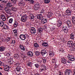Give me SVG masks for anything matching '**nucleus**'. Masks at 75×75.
Returning a JSON list of instances; mask_svg holds the SVG:
<instances>
[{"mask_svg": "<svg viewBox=\"0 0 75 75\" xmlns=\"http://www.w3.org/2000/svg\"><path fill=\"white\" fill-rule=\"evenodd\" d=\"M13 22V18H10L9 20V23H12Z\"/></svg>", "mask_w": 75, "mask_h": 75, "instance_id": "41", "label": "nucleus"}, {"mask_svg": "<svg viewBox=\"0 0 75 75\" xmlns=\"http://www.w3.org/2000/svg\"><path fill=\"white\" fill-rule=\"evenodd\" d=\"M14 56L15 58H18V57H19L18 54H15L14 55Z\"/></svg>", "mask_w": 75, "mask_h": 75, "instance_id": "38", "label": "nucleus"}, {"mask_svg": "<svg viewBox=\"0 0 75 75\" xmlns=\"http://www.w3.org/2000/svg\"><path fill=\"white\" fill-rule=\"evenodd\" d=\"M0 75H2V73H1V72L0 71Z\"/></svg>", "mask_w": 75, "mask_h": 75, "instance_id": "64", "label": "nucleus"}, {"mask_svg": "<svg viewBox=\"0 0 75 75\" xmlns=\"http://www.w3.org/2000/svg\"><path fill=\"white\" fill-rule=\"evenodd\" d=\"M72 20L73 24L75 25V18L74 16L72 17Z\"/></svg>", "mask_w": 75, "mask_h": 75, "instance_id": "25", "label": "nucleus"}, {"mask_svg": "<svg viewBox=\"0 0 75 75\" xmlns=\"http://www.w3.org/2000/svg\"><path fill=\"white\" fill-rule=\"evenodd\" d=\"M20 47L21 50H23V51H25V48H24V47L23 46V45H20Z\"/></svg>", "mask_w": 75, "mask_h": 75, "instance_id": "27", "label": "nucleus"}, {"mask_svg": "<svg viewBox=\"0 0 75 75\" xmlns=\"http://www.w3.org/2000/svg\"><path fill=\"white\" fill-rule=\"evenodd\" d=\"M1 58V53H0V58Z\"/></svg>", "mask_w": 75, "mask_h": 75, "instance_id": "62", "label": "nucleus"}, {"mask_svg": "<svg viewBox=\"0 0 75 75\" xmlns=\"http://www.w3.org/2000/svg\"><path fill=\"white\" fill-rule=\"evenodd\" d=\"M67 24L70 27H71L72 26V24H71V22L69 21H67Z\"/></svg>", "mask_w": 75, "mask_h": 75, "instance_id": "19", "label": "nucleus"}, {"mask_svg": "<svg viewBox=\"0 0 75 75\" xmlns=\"http://www.w3.org/2000/svg\"><path fill=\"white\" fill-rule=\"evenodd\" d=\"M4 50H5V47L3 46L0 47V51L1 52L4 51Z\"/></svg>", "mask_w": 75, "mask_h": 75, "instance_id": "22", "label": "nucleus"}, {"mask_svg": "<svg viewBox=\"0 0 75 75\" xmlns=\"http://www.w3.org/2000/svg\"><path fill=\"white\" fill-rule=\"evenodd\" d=\"M57 67H58V65H56L54 67V68H57Z\"/></svg>", "mask_w": 75, "mask_h": 75, "instance_id": "61", "label": "nucleus"}, {"mask_svg": "<svg viewBox=\"0 0 75 75\" xmlns=\"http://www.w3.org/2000/svg\"><path fill=\"white\" fill-rule=\"evenodd\" d=\"M57 27H60V26H61V25H60V24H59V23L57 24Z\"/></svg>", "mask_w": 75, "mask_h": 75, "instance_id": "56", "label": "nucleus"}, {"mask_svg": "<svg viewBox=\"0 0 75 75\" xmlns=\"http://www.w3.org/2000/svg\"><path fill=\"white\" fill-rule=\"evenodd\" d=\"M3 10H4L3 7L1 6H0V10L1 11H3Z\"/></svg>", "mask_w": 75, "mask_h": 75, "instance_id": "44", "label": "nucleus"}, {"mask_svg": "<svg viewBox=\"0 0 75 75\" xmlns=\"http://www.w3.org/2000/svg\"><path fill=\"white\" fill-rule=\"evenodd\" d=\"M7 56H8V57H9V56H10V53H8L7 54Z\"/></svg>", "mask_w": 75, "mask_h": 75, "instance_id": "57", "label": "nucleus"}, {"mask_svg": "<svg viewBox=\"0 0 75 75\" xmlns=\"http://www.w3.org/2000/svg\"><path fill=\"white\" fill-rule=\"evenodd\" d=\"M18 5L19 6H24V3L23 2V1H21L18 3Z\"/></svg>", "mask_w": 75, "mask_h": 75, "instance_id": "14", "label": "nucleus"}, {"mask_svg": "<svg viewBox=\"0 0 75 75\" xmlns=\"http://www.w3.org/2000/svg\"><path fill=\"white\" fill-rule=\"evenodd\" d=\"M50 2V0H44V3H46V4H48V3H49Z\"/></svg>", "mask_w": 75, "mask_h": 75, "instance_id": "30", "label": "nucleus"}, {"mask_svg": "<svg viewBox=\"0 0 75 75\" xmlns=\"http://www.w3.org/2000/svg\"><path fill=\"white\" fill-rule=\"evenodd\" d=\"M1 18L4 21H5L6 20V16H5V15L4 14L1 15Z\"/></svg>", "mask_w": 75, "mask_h": 75, "instance_id": "9", "label": "nucleus"}, {"mask_svg": "<svg viewBox=\"0 0 75 75\" xmlns=\"http://www.w3.org/2000/svg\"><path fill=\"white\" fill-rule=\"evenodd\" d=\"M6 41H7L8 42V41H10V38H8V37H7L6 38Z\"/></svg>", "mask_w": 75, "mask_h": 75, "instance_id": "52", "label": "nucleus"}, {"mask_svg": "<svg viewBox=\"0 0 75 75\" xmlns=\"http://www.w3.org/2000/svg\"><path fill=\"white\" fill-rule=\"evenodd\" d=\"M35 54L36 55H40V54H39L38 52V51L35 52Z\"/></svg>", "mask_w": 75, "mask_h": 75, "instance_id": "46", "label": "nucleus"}, {"mask_svg": "<svg viewBox=\"0 0 75 75\" xmlns=\"http://www.w3.org/2000/svg\"><path fill=\"white\" fill-rule=\"evenodd\" d=\"M47 26H45L43 28V30H45V31H47Z\"/></svg>", "mask_w": 75, "mask_h": 75, "instance_id": "47", "label": "nucleus"}, {"mask_svg": "<svg viewBox=\"0 0 75 75\" xmlns=\"http://www.w3.org/2000/svg\"><path fill=\"white\" fill-rule=\"evenodd\" d=\"M4 29L5 30L6 29H8V26L6 25H4Z\"/></svg>", "mask_w": 75, "mask_h": 75, "instance_id": "35", "label": "nucleus"}, {"mask_svg": "<svg viewBox=\"0 0 75 75\" xmlns=\"http://www.w3.org/2000/svg\"><path fill=\"white\" fill-rule=\"evenodd\" d=\"M37 18L41 20V22L42 24H45V23L47 22V19H43V16H42V15L40 14L38 15L37 16Z\"/></svg>", "mask_w": 75, "mask_h": 75, "instance_id": "1", "label": "nucleus"}, {"mask_svg": "<svg viewBox=\"0 0 75 75\" xmlns=\"http://www.w3.org/2000/svg\"><path fill=\"white\" fill-rule=\"evenodd\" d=\"M67 57L69 60L71 61H75V58L73 57V56L72 55H69L67 56Z\"/></svg>", "mask_w": 75, "mask_h": 75, "instance_id": "6", "label": "nucleus"}, {"mask_svg": "<svg viewBox=\"0 0 75 75\" xmlns=\"http://www.w3.org/2000/svg\"><path fill=\"white\" fill-rule=\"evenodd\" d=\"M20 70H21V68L20 67H18L16 68V70L18 72L19 74L18 75H19L20 74Z\"/></svg>", "mask_w": 75, "mask_h": 75, "instance_id": "16", "label": "nucleus"}, {"mask_svg": "<svg viewBox=\"0 0 75 75\" xmlns=\"http://www.w3.org/2000/svg\"><path fill=\"white\" fill-rule=\"evenodd\" d=\"M49 55L51 56L50 57L51 58L52 57L54 56V55H55V53L53 52V50L52 49L49 50Z\"/></svg>", "mask_w": 75, "mask_h": 75, "instance_id": "5", "label": "nucleus"}, {"mask_svg": "<svg viewBox=\"0 0 75 75\" xmlns=\"http://www.w3.org/2000/svg\"><path fill=\"white\" fill-rule=\"evenodd\" d=\"M67 62H68V63H69V64H70V63H71V64L72 63V62H70V61L69 60H68L67 61Z\"/></svg>", "mask_w": 75, "mask_h": 75, "instance_id": "58", "label": "nucleus"}, {"mask_svg": "<svg viewBox=\"0 0 75 75\" xmlns=\"http://www.w3.org/2000/svg\"><path fill=\"white\" fill-rule=\"evenodd\" d=\"M49 14H48L47 15L48 18H50V17H51V16H52L54 15V14L51 12H49Z\"/></svg>", "mask_w": 75, "mask_h": 75, "instance_id": "15", "label": "nucleus"}, {"mask_svg": "<svg viewBox=\"0 0 75 75\" xmlns=\"http://www.w3.org/2000/svg\"><path fill=\"white\" fill-rule=\"evenodd\" d=\"M30 17L31 18L32 20H33L34 18V16L33 14H31L30 16Z\"/></svg>", "mask_w": 75, "mask_h": 75, "instance_id": "40", "label": "nucleus"}, {"mask_svg": "<svg viewBox=\"0 0 75 75\" xmlns=\"http://www.w3.org/2000/svg\"><path fill=\"white\" fill-rule=\"evenodd\" d=\"M35 66L36 68H38V67H39V66H39L38 64H35Z\"/></svg>", "mask_w": 75, "mask_h": 75, "instance_id": "45", "label": "nucleus"}, {"mask_svg": "<svg viewBox=\"0 0 75 75\" xmlns=\"http://www.w3.org/2000/svg\"><path fill=\"white\" fill-rule=\"evenodd\" d=\"M16 43V40H12V44H15Z\"/></svg>", "mask_w": 75, "mask_h": 75, "instance_id": "51", "label": "nucleus"}, {"mask_svg": "<svg viewBox=\"0 0 75 75\" xmlns=\"http://www.w3.org/2000/svg\"><path fill=\"white\" fill-rule=\"evenodd\" d=\"M11 4L10 2H8L7 5L6 7H11Z\"/></svg>", "mask_w": 75, "mask_h": 75, "instance_id": "31", "label": "nucleus"}, {"mask_svg": "<svg viewBox=\"0 0 75 75\" xmlns=\"http://www.w3.org/2000/svg\"><path fill=\"white\" fill-rule=\"evenodd\" d=\"M23 17V18H27V15L25 14L24 15H23L22 16Z\"/></svg>", "mask_w": 75, "mask_h": 75, "instance_id": "49", "label": "nucleus"}, {"mask_svg": "<svg viewBox=\"0 0 75 75\" xmlns=\"http://www.w3.org/2000/svg\"><path fill=\"white\" fill-rule=\"evenodd\" d=\"M57 62V61L55 59H52V63H56Z\"/></svg>", "mask_w": 75, "mask_h": 75, "instance_id": "37", "label": "nucleus"}, {"mask_svg": "<svg viewBox=\"0 0 75 75\" xmlns=\"http://www.w3.org/2000/svg\"><path fill=\"white\" fill-rule=\"evenodd\" d=\"M0 25L1 27H3V25H4V22L3 21H0Z\"/></svg>", "mask_w": 75, "mask_h": 75, "instance_id": "32", "label": "nucleus"}, {"mask_svg": "<svg viewBox=\"0 0 75 75\" xmlns=\"http://www.w3.org/2000/svg\"><path fill=\"white\" fill-rule=\"evenodd\" d=\"M24 1H29L31 4H32V3L33 4L34 3V1L33 0H24Z\"/></svg>", "mask_w": 75, "mask_h": 75, "instance_id": "24", "label": "nucleus"}, {"mask_svg": "<svg viewBox=\"0 0 75 75\" xmlns=\"http://www.w3.org/2000/svg\"><path fill=\"white\" fill-rule=\"evenodd\" d=\"M41 54L42 55H44L45 54H47V52H46L45 50L43 49L41 51Z\"/></svg>", "mask_w": 75, "mask_h": 75, "instance_id": "13", "label": "nucleus"}, {"mask_svg": "<svg viewBox=\"0 0 75 75\" xmlns=\"http://www.w3.org/2000/svg\"><path fill=\"white\" fill-rule=\"evenodd\" d=\"M62 62L63 64H65L67 63V60L65 59V58H63L62 59Z\"/></svg>", "mask_w": 75, "mask_h": 75, "instance_id": "21", "label": "nucleus"}, {"mask_svg": "<svg viewBox=\"0 0 75 75\" xmlns=\"http://www.w3.org/2000/svg\"><path fill=\"white\" fill-rule=\"evenodd\" d=\"M42 45L44 46V47H47L48 44H47V43L46 42H43L42 44Z\"/></svg>", "mask_w": 75, "mask_h": 75, "instance_id": "29", "label": "nucleus"}, {"mask_svg": "<svg viewBox=\"0 0 75 75\" xmlns=\"http://www.w3.org/2000/svg\"><path fill=\"white\" fill-rule=\"evenodd\" d=\"M15 65H16V66H18V65H20V63H19L18 62L16 63H15Z\"/></svg>", "mask_w": 75, "mask_h": 75, "instance_id": "54", "label": "nucleus"}, {"mask_svg": "<svg viewBox=\"0 0 75 75\" xmlns=\"http://www.w3.org/2000/svg\"><path fill=\"white\" fill-rule=\"evenodd\" d=\"M74 43L72 41L70 40L67 42V44L69 47H72L74 45Z\"/></svg>", "mask_w": 75, "mask_h": 75, "instance_id": "3", "label": "nucleus"}, {"mask_svg": "<svg viewBox=\"0 0 75 75\" xmlns=\"http://www.w3.org/2000/svg\"><path fill=\"white\" fill-rule=\"evenodd\" d=\"M70 36H71L70 38L71 40H72L74 39V35L71 33L70 35Z\"/></svg>", "mask_w": 75, "mask_h": 75, "instance_id": "33", "label": "nucleus"}, {"mask_svg": "<svg viewBox=\"0 0 75 75\" xmlns=\"http://www.w3.org/2000/svg\"><path fill=\"white\" fill-rule=\"evenodd\" d=\"M43 59V63H45V62H46V60L45 59Z\"/></svg>", "mask_w": 75, "mask_h": 75, "instance_id": "55", "label": "nucleus"}, {"mask_svg": "<svg viewBox=\"0 0 75 75\" xmlns=\"http://www.w3.org/2000/svg\"><path fill=\"white\" fill-rule=\"evenodd\" d=\"M63 30L65 33H67L68 32V29L67 28H65V27H63L62 28Z\"/></svg>", "mask_w": 75, "mask_h": 75, "instance_id": "11", "label": "nucleus"}, {"mask_svg": "<svg viewBox=\"0 0 75 75\" xmlns=\"http://www.w3.org/2000/svg\"><path fill=\"white\" fill-rule=\"evenodd\" d=\"M20 54L21 55V56L22 58H25V54L23 52H20Z\"/></svg>", "mask_w": 75, "mask_h": 75, "instance_id": "12", "label": "nucleus"}, {"mask_svg": "<svg viewBox=\"0 0 75 75\" xmlns=\"http://www.w3.org/2000/svg\"><path fill=\"white\" fill-rule=\"evenodd\" d=\"M72 72L70 70H66L65 71L64 74L65 75H69Z\"/></svg>", "mask_w": 75, "mask_h": 75, "instance_id": "7", "label": "nucleus"}, {"mask_svg": "<svg viewBox=\"0 0 75 75\" xmlns=\"http://www.w3.org/2000/svg\"><path fill=\"white\" fill-rule=\"evenodd\" d=\"M41 71L46 70L47 69V68L45 67V66L44 65H42L41 66V67L40 68Z\"/></svg>", "mask_w": 75, "mask_h": 75, "instance_id": "10", "label": "nucleus"}, {"mask_svg": "<svg viewBox=\"0 0 75 75\" xmlns=\"http://www.w3.org/2000/svg\"><path fill=\"white\" fill-rule=\"evenodd\" d=\"M0 65L1 66H4V63L1 62L0 61Z\"/></svg>", "mask_w": 75, "mask_h": 75, "instance_id": "50", "label": "nucleus"}, {"mask_svg": "<svg viewBox=\"0 0 75 75\" xmlns=\"http://www.w3.org/2000/svg\"><path fill=\"white\" fill-rule=\"evenodd\" d=\"M42 28H39L38 29V31L40 33L42 32Z\"/></svg>", "mask_w": 75, "mask_h": 75, "instance_id": "39", "label": "nucleus"}, {"mask_svg": "<svg viewBox=\"0 0 75 75\" xmlns=\"http://www.w3.org/2000/svg\"><path fill=\"white\" fill-rule=\"evenodd\" d=\"M21 20L22 22H25V21H26L27 19L24 18V17L22 16Z\"/></svg>", "mask_w": 75, "mask_h": 75, "instance_id": "20", "label": "nucleus"}, {"mask_svg": "<svg viewBox=\"0 0 75 75\" xmlns=\"http://www.w3.org/2000/svg\"><path fill=\"white\" fill-rule=\"evenodd\" d=\"M13 25V27H14L15 28H16V27H17L18 25V22H15Z\"/></svg>", "mask_w": 75, "mask_h": 75, "instance_id": "26", "label": "nucleus"}, {"mask_svg": "<svg viewBox=\"0 0 75 75\" xmlns=\"http://www.w3.org/2000/svg\"><path fill=\"white\" fill-rule=\"evenodd\" d=\"M27 55H28L30 57H33V52L31 51L28 52L27 53Z\"/></svg>", "mask_w": 75, "mask_h": 75, "instance_id": "18", "label": "nucleus"}, {"mask_svg": "<svg viewBox=\"0 0 75 75\" xmlns=\"http://www.w3.org/2000/svg\"><path fill=\"white\" fill-rule=\"evenodd\" d=\"M15 35L16 37H17V33H15Z\"/></svg>", "mask_w": 75, "mask_h": 75, "instance_id": "59", "label": "nucleus"}, {"mask_svg": "<svg viewBox=\"0 0 75 75\" xmlns=\"http://www.w3.org/2000/svg\"><path fill=\"white\" fill-rule=\"evenodd\" d=\"M13 62L11 61V63H10V64H13Z\"/></svg>", "mask_w": 75, "mask_h": 75, "instance_id": "63", "label": "nucleus"}, {"mask_svg": "<svg viewBox=\"0 0 75 75\" xmlns=\"http://www.w3.org/2000/svg\"><path fill=\"white\" fill-rule=\"evenodd\" d=\"M5 11H7L8 13V12H10V11L7 6H6L5 8Z\"/></svg>", "mask_w": 75, "mask_h": 75, "instance_id": "28", "label": "nucleus"}, {"mask_svg": "<svg viewBox=\"0 0 75 75\" xmlns=\"http://www.w3.org/2000/svg\"><path fill=\"white\" fill-rule=\"evenodd\" d=\"M57 22L60 25H62V21L59 20Z\"/></svg>", "mask_w": 75, "mask_h": 75, "instance_id": "42", "label": "nucleus"}, {"mask_svg": "<svg viewBox=\"0 0 75 75\" xmlns=\"http://www.w3.org/2000/svg\"><path fill=\"white\" fill-rule=\"evenodd\" d=\"M40 3L38 2L34 5V10H38V8H40Z\"/></svg>", "mask_w": 75, "mask_h": 75, "instance_id": "4", "label": "nucleus"}, {"mask_svg": "<svg viewBox=\"0 0 75 75\" xmlns=\"http://www.w3.org/2000/svg\"><path fill=\"white\" fill-rule=\"evenodd\" d=\"M13 31L14 33H15V34L16 33H17V31L16 29L13 30Z\"/></svg>", "mask_w": 75, "mask_h": 75, "instance_id": "53", "label": "nucleus"}, {"mask_svg": "<svg viewBox=\"0 0 75 75\" xmlns=\"http://www.w3.org/2000/svg\"><path fill=\"white\" fill-rule=\"evenodd\" d=\"M66 12V13H67L69 15H71V12H72V11L67 9Z\"/></svg>", "mask_w": 75, "mask_h": 75, "instance_id": "17", "label": "nucleus"}, {"mask_svg": "<svg viewBox=\"0 0 75 75\" xmlns=\"http://www.w3.org/2000/svg\"><path fill=\"white\" fill-rule=\"evenodd\" d=\"M30 31L32 34H33L34 33H36V30H35V29L34 27L31 28Z\"/></svg>", "mask_w": 75, "mask_h": 75, "instance_id": "8", "label": "nucleus"}, {"mask_svg": "<svg viewBox=\"0 0 75 75\" xmlns=\"http://www.w3.org/2000/svg\"><path fill=\"white\" fill-rule=\"evenodd\" d=\"M4 70L5 71H8L10 70V67L9 66L6 67L5 68H4Z\"/></svg>", "mask_w": 75, "mask_h": 75, "instance_id": "23", "label": "nucleus"}, {"mask_svg": "<svg viewBox=\"0 0 75 75\" xmlns=\"http://www.w3.org/2000/svg\"><path fill=\"white\" fill-rule=\"evenodd\" d=\"M6 0H0V1L1 2V3H6L7 1Z\"/></svg>", "mask_w": 75, "mask_h": 75, "instance_id": "34", "label": "nucleus"}, {"mask_svg": "<svg viewBox=\"0 0 75 75\" xmlns=\"http://www.w3.org/2000/svg\"><path fill=\"white\" fill-rule=\"evenodd\" d=\"M31 64H32V63L31 62H30L28 63V66L29 67H31Z\"/></svg>", "mask_w": 75, "mask_h": 75, "instance_id": "48", "label": "nucleus"}, {"mask_svg": "<svg viewBox=\"0 0 75 75\" xmlns=\"http://www.w3.org/2000/svg\"><path fill=\"white\" fill-rule=\"evenodd\" d=\"M28 37H29V36H28V35L27 34H25V35L22 34L20 35L19 36V38L22 40H25L26 38H28Z\"/></svg>", "mask_w": 75, "mask_h": 75, "instance_id": "2", "label": "nucleus"}, {"mask_svg": "<svg viewBox=\"0 0 75 75\" xmlns=\"http://www.w3.org/2000/svg\"><path fill=\"white\" fill-rule=\"evenodd\" d=\"M34 45L35 47L36 48H38V47H39V45H38V44L37 43H35Z\"/></svg>", "mask_w": 75, "mask_h": 75, "instance_id": "36", "label": "nucleus"}, {"mask_svg": "<svg viewBox=\"0 0 75 75\" xmlns=\"http://www.w3.org/2000/svg\"><path fill=\"white\" fill-rule=\"evenodd\" d=\"M34 75H40V74H38V73H36L35 74H34Z\"/></svg>", "mask_w": 75, "mask_h": 75, "instance_id": "60", "label": "nucleus"}, {"mask_svg": "<svg viewBox=\"0 0 75 75\" xmlns=\"http://www.w3.org/2000/svg\"><path fill=\"white\" fill-rule=\"evenodd\" d=\"M12 10H13V11H16V8L14 7H12Z\"/></svg>", "mask_w": 75, "mask_h": 75, "instance_id": "43", "label": "nucleus"}]
</instances>
